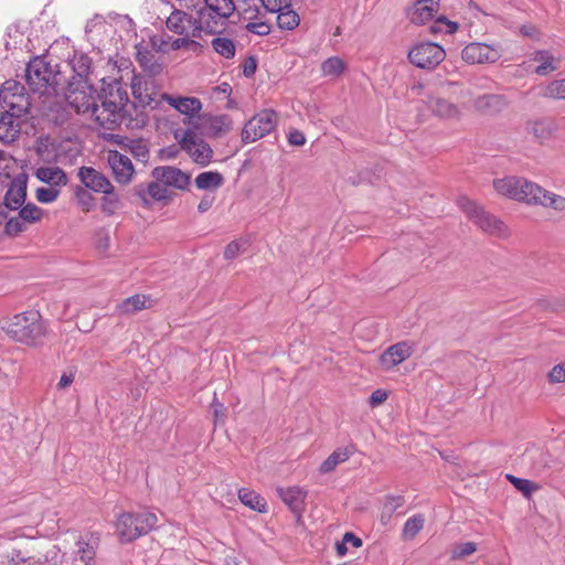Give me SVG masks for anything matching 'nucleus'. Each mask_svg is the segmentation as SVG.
Masks as SVG:
<instances>
[{
	"label": "nucleus",
	"instance_id": "f257e3e1",
	"mask_svg": "<svg viewBox=\"0 0 565 565\" xmlns=\"http://www.w3.org/2000/svg\"><path fill=\"white\" fill-rule=\"evenodd\" d=\"M494 190L505 198L557 212L565 211V196L551 192L522 177L511 175L493 181Z\"/></svg>",
	"mask_w": 565,
	"mask_h": 565
},
{
	"label": "nucleus",
	"instance_id": "f03ea898",
	"mask_svg": "<svg viewBox=\"0 0 565 565\" xmlns=\"http://www.w3.org/2000/svg\"><path fill=\"white\" fill-rule=\"evenodd\" d=\"M45 57L35 56L25 66L24 78L29 88L41 96H60L66 77Z\"/></svg>",
	"mask_w": 565,
	"mask_h": 565
},
{
	"label": "nucleus",
	"instance_id": "7ed1b4c3",
	"mask_svg": "<svg viewBox=\"0 0 565 565\" xmlns=\"http://www.w3.org/2000/svg\"><path fill=\"white\" fill-rule=\"evenodd\" d=\"M100 102L97 113V124L108 130L115 129L125 119L126 106L129 102L127 89L118 81L103 86L98 95Z\"/></svg>",
	"mask_w": 565,
	"mask_h": 565
},
{
	"label": "nucleus",
	"instance_id": "20e7f679",
	"mask_svg": "<svg viewBox=\"0 0 565 565\" xmlns=\"http://www.w3.org/2000/svg\"><path fill=\"white\" fill-rule=\"evenodd\" d=\"M8 334L26 345L41 344L46 335L44 321L39 311H26L14 316L8 327Z\"/></svg>",
	"mask_w": 565,
	"mask_h": 565
},
{
	"label": "nucleus",
	"instance_id": "39448f33",
	"mask_svg": "<svg viewBox=\"0 0 565 565\" xmlns=\"http://www.w3.org/2000/svg\"><path fill=\"white\" fill-rule=\"evenodd\" d=\"M157 523L158 518L152 512H126L117 519L116 533L121 543H130L148 534Z\"/></svg>",
	"mask_w": 565,
	"mask_h": 565
},
{
	"label": "nucleus",
	"instance_id": "423d86ee",
	"mask_svg": "<svg viewBox=\"0 0 565 565\" xmlns=\"http://www.w3.org/2000/svg\"><path fill=\"white\" fill-rule=\"evenodd\" d=\"M458 205L461 211L471 220L482 232L498 237H507L508 228L504 223L489 213L483 206L469 200L467 196L458 199Z\"/></svg>",
	"mask_w": 565,
	"mask_h": 565
},
{
	"label": "nucleus",
	"instance_id": "0eeeda50",
	"mask_svg": "<svg viewBox=\"0 0 565 565\" xmlns=\"http://www.w3.org/2000/svg\"><path fill=\"white\" fill-rule=\"evenodd\" d=\"M96 93L97 90L93 83L89 84V88H84L76 81L66 79L61 95L65 97L77 114L89 115L97 122L98 115L95 113V108H98L99 104L96 103Z\"/></svg>",
	"mask_w": 565,
	"mask_h": 565
},
{
	"label": "nucleus",
	"instance_id": "6e6552de",
	"mask_svg": "<svg viewBox=\"0 0 565 565\" xmlns=\"http://www.w3.org/2000/svg\"><path fill=\"white\" fill-rule=\"evenodd\" d=\"M174 138L178 139L181 149L191 157L193 162L201 167L211 163L214 151L207 142L196 136L195 130L188 128L182 132L175 131Z\"/></svg>",
	"mask_w": 565,
	"mask_h": 565
},
{
	"label": "nucleus",
	"instance_id": "1a4fd4ad",
	"mask_svg": "<svg viewBox=\"0 0 565 565\" xmlns=\"http://www.w3.org/2000/svg\"><path fill=\"white\" fill-rule=\"evenodd\" d=\"M188 124L193 130H198L201 135L210 138H220L233 128V120L228 115L202 114L191 118Z\"/></svg>",
	"mask_w": 565,
	"mask_h": 565
},
{
	"label": "nucleus",
	"instance_id": "9d476101",
	"mask_svg": "<svg viewBox=\"0 0 565 565\" xmlns=\"http://www.w3.org/2000/svg\"><path fill=\"white\" fill-rule=\"evenodd\" d=\"M445 50L433 42H422L408 52L409 62L418 68L434 70L445 60Z\"/></svg>",
	"mask_w": 565,
	"mask_h": 565
},
{
	"label": "nucleus",
	"instance_id": "9b49d317",
	"mask_svg": "<svg viewBox=\"0 0 565 565\" xmlns=\"http://www.w3.org/2000/svg\"><path fill=\"white\" fill-rule=\"evenodd\" d=\"M277 126V114L274 110H263L252 117L242 130L244 143L254 142L270 134Z\"/></svg>",
	"mask_w": 565,
	"mask_h": 565
},
{
	"label": "nucleus",
	"instance_id": "f8f14e48",
	"mask_svg": "<svg viewBox=\"0 0 565 565\" xmlns=\"http://www.w3.org/2000/svg\"><path fill=\"white\" fill-rule=\"evenodd\" d=\"M210 8L196 1L192 4L194 13L195 26L192 38H201L202 32L210 34L218 32V28L224 25L228 18L218 11H211Z\"/></svg>",
	"mask_w": 565,
	"mask_h": 565
},
{
	"label": "nucleus",
	"instance_id": "ddd939ff",
	"mask_svg": "<svg viewBox=\"0 0 565 565\" xmlns=\"http://www.w3.org/2000/svg\"><path fill=\"white\" fill-rule=\"evenodd\" d=\"M501 56L498 49L480 42H472L461 51V58L468 64L494 63Z\"/></svg>",
	"mask_w": 565,
	"mask_h": 565
},
{
	"label": "nucleus",
	"instance_id": "4468645a",
	"mask_svg": "<svg viewBox=\"0 0 565 565\" xmlns=\"http://www.w3.org/2000/svg\"><path fill=\"white\" fill-rule=\"evenodd\" d=\"M68 65L74 73L70 81H76L81 87L89 88V84L93 83L90 78L93 73L92 58L83 52H75L68 60Z\"/></svg>",
	"mask_w": 565,
	"mask_h": 565
},
{
	"label": "nucleus",
	"instance_id": "2eb2a0df",
	"mask_svg": "<svg viewBox=\"0 0 565 565\" xmlns=\"http://www.w3.org/2000/svg\"><path fill=\"white\" fill-rule=\"evenodd\" d=\"M186 9L190 10V12L177 9L173 10L168 17L166 25L175 34L192 38V32L195 26L194 13L192 6L186 4Z\"/></svg>",
	"mask_w": 565,
	"mask_h": 565
},
{
	"label": "nucleus",
	"instance_id": "dca6fc26",
	"mask_svg": "<svg viewBox=\"0 0 565 565\" xmlns=\"http://www.w3.org/2000/svg\"><path fill=\"white\" fill-rule=\"evenodd\" d=\"M152 177L167 188L173 186L184 190L190 183V175L175 167H157L152 170Z\"/></svg>",
	"mask_w": 565,
	"mask_h": 565
},
{
	"label": "nucleus",
	"instance_id": "f3484780",
	"mask_svg": "<svg viewBox=\"0 0 565 565\" xmlns=\"http://www.w3.org/2000/svg\"><path fill=\"white\" fill-rule=\"evenodd\" d=\"M108 163L117 182L127 184L132 180L135 169L129 157L119 151H109Z\"/></svg>",
	"mask_w": 565,
	"mask_h": 565
},
{
	"label": "nucleus",
	"instance_id": "a211bd4d",
	"mask_svg": "<svg viewBox=\"0 0 565 565\" xmlns=\"http://www.w3.org/2000/svg\"><path fill=\"white\" fill-rule=\"evenodd\" d=\"M77 177L83 183V188L96 193L105 192L113 185L105 174L93 167H81Z\"/></svg>",
	"mask_w": 565,
	"mask_h": 565
},
{
	"label": "nucleus",
	"instance_id": "6ab92c4d",
	"mask_svg": "<svg viewBox=\"0 0 565 565\" xmlns=\"http://www.w3.org/2000/svg\"><path fill=\"white\" fill-rule=\"evenodd\" d=\"M413 348L407 342H398L391 345L382 353L380 362L383 369L390 370L412 355Z\"/></svg>",
	"mask_w": 565,
	"mask_h": 565
},
{
	"label": "nucleus",
	"instance_id": "aec40b11",
	"mask_svg": "<svg viewBox=\"0 0 565 565\" xmlns=\"http://www.w3.org/2000/svg\"><path fill=\"white\" fill-rule=\"evenodd\" d=\"M426 105L433 115L444 119H457L461 111L458 105L440 96H429Z\"/></svg>",
	"mask_w": 565,
	"mask_h": 565
},
{
	"label": "nucleus",
	"instance_id": "412c9836",
	"mask_svg": "<svg viewBox=\"0 0 565 565\" xmlns=\"http://www.w3.org/2000/svg\"><path fill=\"white\" fill-rule=\"evenodd\" d=\"M439 8V0H416L408 11V18L414 24H425L431 20Z\"/></svg>",
	"mask_w": 565,
	"mask_h": 565
},
{
	"label": "nucleus",
	"instance_id": "4be33fe9",
	"mask_svg": "<svg viewBox=\"0 0 565 565\" xmlns=\"http://www.w3.org/2000/svg\"><path fill=\"white\" fill-rule=\"evenodd\" d=\"M19 117L8 110L0 113V141L11 143L18 139L20 135Z\"/></svg>",
	"mask_w": 565,
	"mask_h": 565
},
{
	"label": "nucleus",
	"instance_id": "5701e85b",
	"mask_svg": "<svg viewBox=\"0 0 565 565\" xmlns=\"http://www.w3.org/2000/svg\"><path fill=\"white\" fill-rule=\"evenodd\" d=\"M34 175L39 181L57 189L68 183L66 172L60 167H40L34 171Z\"/></svg>",
	"mask_w": 565,
	"mask_h": 565
},
{
	"label": "nucleus",
	"instance_id": "b1692460",
	"mask_svg": "<svg viewBox=\"0 0 565 565\" xmlns=\"http://www.w3.org/2000/svg\"><path fill=\"white\" fill-rule=\"evenodd\" d=\"M25 199L26 181L13 180L4 195L6 206L11 211H17L23 205Z\"/></svg>",
	"mask_w": 565,
	"mask_h": 565
},
{
	"label": "nucleus",
	"instance_id": "393cba45",
	"mask_svg": "<svg viewBox=\"0 0 565 565\" xmlns=\"http://www.w3.org/2000/svg\"><path fill=\"white\" fill-rule=\"evenodd\" d=\"M136 194L141 199L143 204L147 206L150 205L149 198L154 201H163L169 199V191L167 186L157 180L150 182L147 186L139 184L136 188Z\"/></svg>",
	"mask_w": 565,
	"mask_h": 565
},
{
	"label": "nucleus",
	"instance_id": "a878e982",
	"mask_svg": "<svg viewBox=\"0 0 565 565\" xmlns=\"http://www.w3.org/2000/svg\"><path fill=\"white\" fill-rule=\"evenodd\" d=\"M164 99L179 113L190 116L189 120L202 109V103L196 97L166 96Z\"/></svg>",
	"mask_w": 565,
	"mask_h": 565
},
{
	"label": "nucleus",
	"instance_id": "bb28decb",
	"mask_svg": "<svg viewBox=\"0 0 565 565\" xmlns=\"http://www.w3.org/2000/svg\"><path fill=\"white\" fill-rule=\"evenodd\" d=\"M279 498L294 513H300L303 510L306 492L299 487L278 488Z\"/></svg>",
	"mask_w": 565,
	"mask_h": 565
},
{
	"label": "nucleus",
	"instance_id": "cd10ccee",
	"mask_svg": "<svg viewBox=\"0 0 565 565\" xmlns=\"http://www.w3.org/2000/svg\"><path fill=\"white\" fill-rule=\"evenodd\" d=\"M0 104L4 110L11 111L18 116L26 114L31 106L28 93L0 97Z\"/></svg>",
	"mask_w": 565,
	"mask_h": 565
},
{
	"label": "nucleus",
	"instance_id": "c85d7f7f",
	"mask_svg": "<svg viewBox=\"0 0 565 565\" xmlns=\"http://www.w3.org/2000/svg\"><path fill=\"white\" fill-rule=\"evenodd\" d=\"M150 298L145 295H134L126 298L116 306V312L118 315H135L149 307Z\"/></svg>",
	"mask_w": 565,
	"mask_h": 565
},
{
	"label": "nucleus",
	"instance_id": "c756f323",
	"mask_svg": "<svg viewBox=\"0 0 565 565\" xmlns=\"http://www.w3.org/2000/svg\"><path fill=\"white\" fill-rule=\"evenodd\" d=\"M555 130V125L551 119H537L526 124V131L535 137L540 142L548 140Z\"/></svg>",
	"mask_w": 565,
	"mask_h": 565
},
{
	"label": "nucleus",
	"instance_id": "7c9ffc66",
	"mask_svg": "<svg viewBox=\"0 0 565 565\" xmlns=\"http://www.w3.org/2000/svg\"><path fill=\"white\" fill-rule=\"evenodd\" d=\"M353 455V448L344 447L335 449L320 466L321 473L333 471L338 465L345 462Z\"/></svg>",
	"mask_w": 565,
	"mask_h": 565
},
{
	"label": "nucleus",
	"instance_id": "2f4dec72",
	"mask_svg": "<svg viewBox=\"0 0 565 565\" xmlns=\"http://www.w3.org/2000/svg\"><path fill=\"white\" fill-rule=\"evenodd\" d=\"M533 60L539 64L535 73L545 76L558 68L559 60L554 57L548 51H537L534 53Z\"/></svg>",
	"mask_w": 565,
	"mask_h": 565
},
{
	"label": "nucleus",
	"instance_id": "473e14b6",
	"mask_svg": "<svg viewBox=\"0 0 565 565\" xmlns=\"http://www.w3.org/2000/svg\"><path fill=\"white\" fill-rule=\"evenodd\" d=\"M102 194L100 210L105 215L111 216L122 207L120 195L115 191L114 185L109 190L102 192Z\"/></svg>",
	"mask_w": 565,
	"mask_h": 565
},
{
	"label": "nucleus",
	"instance_id": "72a5a7b5",
	"mask_svg": "<svg viewBox=\"0 0 565 565\" xmlns=\"http://www.w3.org/2000/svg\"><path fill=\"white\" fill-rule=\"evenodd\" d=\"M224 183L223 175L217 171H205L195 178V185L200 190H214Z\"/></svg>",
	"mask_w": 565,
	"mask_h": 565
},
{
	"label": "nucleus",
	"instance_id": "f704fd0d",
	"mask_svg": "<svg viewBox=\"0 0 565 565\" xmlns=\"http://www.w3.org/2000/svg\"><path fill=\"white\" fill-rule=\"evenodd\" d=\"M300 23L299 13L291 9V3L287 8L277 12V25L281 30L291 31Z\"/></svg>",
	"mask_w": 565,
	"mask_h": 565
},
{
	"label": "nucleus",
	"instance_id": "c9c22d12",
	"mask_svg": "<svg viewBox=\"0 0 565 565\" xmlns=\"http://www.w3.org/2000/svg\"><path fill=\"white\" fill-rule=\"evenodd\" d=\"M238 498L244 505L250 508L254 511H258V512L266 511L267 504H266L265 500L253 490H249L247 488H242L238 491Z\"/></svg>",
	"mask_w": 565,
	"mask_h": 565
},
{
	"label": "nucleus",
	"instance_id": "e433bc0d",
	"mask_svg": "<svg viewBox=\"0 0 565 565\" xmlns=\"http://www.w3.org/2000/svg\"><path fill=\"white\" fill-rule=\"evenodd\" d=\"M131 90L134 97L143 105H150L153 100L152 92H150L148 88V82L145 81L141 76H134L131 82Z\"/></svg>",
	"mask_w": 565,
	"mask_h": 565
},
{
	"label": "nucleus",
	"instance_id": "4c0bfd02",
	"mask_svg": "<svg viewBox=\"0 0 565 565\" xmlns=\"http://www.w3.org/2000/svg\"><path fill=\"white\" fill-rule=\"evenodd\" d=\"M136 60L140 67L151 75L159 74L161 71V66L157 62L154 55L147 49L139 47L136 54Z\"/></svg>",
	"mask_w": 565,
	"mask_h": 565
},
{
	"label": "nucleus",
	"instance_id": "58836bf2",
	"mask_svg": "<svg viewBox=\"0 0 565 565\" xmlns=\"http://www.w3.org/2000/svg\"><path fill=\"white\" fill-rule=\"evenodd\" d=\"M98 544V537L94 534H90L89 539L85 540L84 537H81L77 541V555L79 558L85 562L86 564L90 562L95 556V550Z\"/></svg>",
	"mask_w": 565,
	"mask_h": 565
},
{
	"label": "nucleus",
	"instance_id": "ea45409f",
	"mask_svg": "<svg viewBox=\"0 0 565 565\" xmlns=\"http://www.w3.org/2000/svg\"><path fill=\"white\" fill-rule=\"evenodd\" d=\"M213 50L225 58H233L236 52V45L232 39L216 36L212 40Z\"/></svg>",
	"mask_w": 565,
	"mask_h": 565
},
{
	"label": "nucleus",
	"instance_id": "a19ab883",
	"mask_svg": "<svg viewBox=\"0 0 565 565\" xmlns=\"http://www.w3.org/2000/svg\"><path fill=\"white\" fill-rule=\"evenodd\" d=\"M425 518L422 514H415L407 519L403 527V537L413 540L424 527Z\"/></svg>",
	"mask_w": 565,
	"mask_h": 565
},
{
	"label": "nucleus",
	"instance_id": "79ce46f5",
	"mask_svg": "<svg viewBox=\"0 0 565 565\" xmlns=\"http://www.w3.org/2000/svg\"><path fill=\"white\" fill-rule=\"evenodd\" d=\"M344 68L345 63L338 56L327 58L321 65V72L324 76H339Z\"/></svg>",
	"mask_w": 565,
	"mask_h": 565
},
{
	"label": "nucleus",
	"instance_id": "37998d69",
	"mask_svg": "<svg viewBox=\"0 0 565 565\" xmlns=\"http://www.w3.org/2000/svg\"><path fill=\"white\" fill-rule=\"evenodd\" d=\"M74 194L77 200L78 206L84 212H89L95 206V200L93 195L83 186L76 185L74 189Z\"/></svg>",
	"mask_w": 565,
	"mask_h": 565
},
{
	"label": "nucleus",
	"instance_id": "c03bdc74",
	"mask_svg": "<svg viewBox=\"0 0 565 565\" xmlns=\"http://www.w3.org/2000/svg\"><path fill=\"white\" fill-rule=\"evenodd\" d=\"M507 479L515 487V489L522 492L525 498H530L532 493L539 489L534 482L527 479L518 478L512 475H507Z\"/></svg>",
	"mask_w": 565,
	"mask_h": 565
},
{
	"label": "nucleus",
	"instance_id": "a18cd8bd",
	"mask_svg": "<svg viewBox=\"0 0 565 565\" xmlns=\"http://www.w3.org/2000/svg\"><path fill=\"white\" fill-rule=\"evenodd\" d=\"M19 215L26 223H35L42 218L43 212L38 205L28 203L20 207Z\"/></svg>",
	"mask_w": 565,
	"mask_h": 565
},
{
	"label": "nucleus",
	"instance_id": "49530a36",
	"mask_svg": "<svg viewBox=\"0 0 565 565\" xmlns=\"http://www.w3.org/2000/svg\"><path fill=\"white\" fill-rule=\"evenodd\" d=\"M61 191L57 188H38L35 191V198L40 203L49 204L57 200Z\"/></svg>",
	"mask_w": 565,
	"mask_h": 565
},
{
	"label": "nucleus",
	"instance_id": "de8ad7c7",
	"mask_svg": "<svg viewBox=\"0 0 565 565\" xmlns=\"http://www.w3.org/2000/svg\"><path fill=\"white\" fill-rule=\"evenodd\" d=\"M543 95L550 98L565 99V78L554 81L548 84L545 87Z\"/></svg>",
	"mask_w": 565,
	"mask_h": 565
},
{
	"label": "nucleus",
	"instance_id": "09e8293b",
	"mask_svg": "<svg viewBox=\"0 0 565 565\" xmlns=\"http://www.w3.org/2000/svg\"><path fill=\"white\" fill-rule=\"evenodd\" d=\"M405 503V499L402 495H388L383 507L382 519L387 516L388 519L393 513Z\"/></svg>",
	"mask_w": 565,
	"mask_h": 565
},
{
	"label": "nucleus",
	"instance_id": "8fccbe9b",
	"mask_svg": "<svg viewBox=\"0 0 565 565\" xmlns=\"http://www.w3.org/2000/svg\"><path fill=\"white\" fill-rule=\"evenodd\" d=\"M25 87L18 81L8 79L6 81L0 88V97H6L9 95H18L25 94Z\"/></svg>",
	"mask_w": 565,
	"mask_h": 565
},
{
	"label": "nucleus",
	"instance_id": "3c124183",
	"mask_svg": "<svg viewBox=\"0 0 565 565\" xmlns=\"http://www.w3.org/2000/svg\"><path fill=\"white\" fill-rule=\"evenodd\" d=\"M25 222L19 217H11L6 223L4 231L10 236H17L25 231Z\"/></svg>",
	"mask_w": 565,
	"mask_h": 565
},
{
	"label": "nucleus",
	"instance_id": "603ef678",
	"mask_svg": "<svg viewBox=\"0 0 565 565\" xmlns=\"http://www.w3.org/2000/svg\"><path fill=\"white\" fill-rule=\"evenodd\" d=\"M457 30V23L448 21L446 18H438L435 21V24L430 26V31L433 33L445 32V33H454Z\"/></svg>",
	"mask_w": 565,
	"mask_h": 565
},
{
	"label": "nucleus",
	"instance_id": "864d4df0",
	"mask_svg": "<svg viewBox=\"0 0 565 565\" xmlns=\"http://www.w3.org/2000/svg\"><path fill=\"white\" fill-rule=\"evenodd\" d=\"M245 29L248 32H252V33L257 34V35H267V34L270 33V30H271L270 24H268L265 21H262L260 18L258 20L253 21V22H248L245 25Z\"/></svg>",
	"mask_w": 565,
	"mask_h": 565
},
{
	"label": "nucleus",
	"instance_id": "5fc2aeb1",
	"mask_svg": "<svg viewBox=\"0 0 565 565\" xmlns=\"http://www.w3.org/2000/svg\"><path fill=\"white\" fill-rule=\"evenodd\" d=\"M263 7L266 11L271 13H277L284 8H287V4H290L291 0H260Z\"/></svg>",
	"mask_w": 565,
	"mask_h": 565
},
{
	"label": "nucleus",
	"instance_id": "6e6d98bb",
	"mask_svg": "<svg viewBox=\"0 0 565 565\" xmlns=\"http://www.w3.org/2000/svg\"><path fill=\"white\" fill-rule=\"evenodd\" d=\"M243 20L253 22L262 17L260 8L256 4H247L239 13Z\"/></svg>",
	"mask_w": 565,
	"mask_h": 565
},
{
	"label": "nucleus",
	"instance_id": "4d7b16f0",
	"mask_svg": "<svg viewBox=\"0 0 565 565\" xmlns=\"http://www.w3.org/2000/svg\"><path fill=\"white\" fill-rule=\"evenodd\" d=\"M476 550H477V545L473 542L461 543L455 548L454 556L455 557H465V556L473 554L476 552Z\"/></svg>",
	"mask_w": 565,
	"mask_h": 565
},
{
	"label": "nucleus",
	"instance_id": "13d9d810",
	"mask_svg": "<svg viewBox=\"0 0 565 565\" xmlns=\"http://www.w3.org/2000/svg\"><path fill=\"white\" fill-rule=\"evenodd\" d=\"M548 381L551 383L565 382V364L555 365L548 373Z\"/></svg>",
	"mask_w": 565,
	"mask_h": 565
},
{
	"label": "nucleus",
	"instance_id": "bf43d9fd",
	"mask_svg": "<svg viewBox=\"0 0 565 565\" xmlns=\"http://www.w3.org/2000/svg\"><path fill=\"white\" fill-rule=\"evenodd\" d=\"M169 40H171L169 35H167V40L163 35H154L150 39V43L153 50L158 52H167L169 47Z\"/></svg>",
	"mask_w": 565,
	"mask_h": 565
},
{
	"label": "nucleus",
	"instance_id": "052dcab7",
	"mask_svg": "<svg viewBox=\"0 0 565 565\" xmlns=\"http://www.w3.org/2000/svg\"><path fill=\"white\" fill-rule=\"evenodd\" d=\"M242 244L237 241H233L225 247L224 257L225 259H234L241 253Z\"/></svg>",
	"mask_w": 565,
	"mask_h": 565
},
{
	"label": "nucleus",
	"instance_id": "680f3d73",
	"mask_svg": "<svg viewBox=\"0 0 565 565\" xmlns=\"http://www.w3.org/2000/svg\"><path fill=\"white\" fill-rule=\"evenodd\" d=\"M190 36L179 38L172 41L170 49L179 50L181 47L199 46L200 44L194 40L189 39Z\"/></svg>",
	"mask_w": 565,
	"mask_h": 565
},
{
	"label": "nucleus",
	"instance_id": "e2e57ef3",
	"mask_svg": "<svg viewBox=\"0 0 565 565\" xmlns=\"http://www.w3.org/2000/svg\"><path fill=\"white\" fill-rule=\"evenodd\" d=\"M388 397V394L384 390H376L370 396V405L372 407L379 406L384 403Z\"/></svg>",
	"mask_w": 565,
	"mask_h": 565
},
{
	"label": "nucleus",
	"instance_id": "0e129e2a",
	"mask_svg": "<svg viewBox=\"0 0 565 565\" xmlns=\"http://www.w3.org/2000/svg\"><path fill=\"white\" fill-rule=\"evenodd\" d=\"M257 68V60L254 56H249L244 61L243 64V74L246 77H250L255 74Z\"/></svg>",
	"mask_w": 565,
	"mask_h": 565
},
{
	"label": "nucleus",
	"instance_id": "69168bd1",
	"mask_svg": "<svg viewBox=\"0 0 565 565\" xmlns=\"http://www.w3.org/2000/svg\"><path fill=\"white\" fill-rule=\"evenodd\" d=\"M498 97L495 95H483L473 99V105L478 109H484L490 106L493 102H495Z\"/></svg>",
	"mask_w": 565,
	"mask_h": 565
},
{
	"label": "nucleus",
	"instance_id": "338daca9",
	"mask_svg": "<svg viewBox=\"0 0 565 565\" xmlns=\"http://www.w3.org/2000/svg\"><path fill=\"white\" fill-rule=\"evenodd\" d=\"M288 142L292 146H303L306 143V137L300 130H291L288 134Z\"/></svg>",
	"mask_w": 565,
	"mask_h": 565
},
{
	"label": "nucleus",
	"instance_id": "774afa93",
	"mask_svg": "<svg viewBox=\"0 0 565 565\" xmlns=\"http://www.w3.org/2000/svg\"><path fill=\"white\" fill-rule=\"evenodd\" d=\"M214 196L210 195V194H205L203 195V198L201 199L199 205H198V210L200 213H204L206 211H209L213 203H214Z\"/></svg>",
	"mask_w": 565,
	"mask_h": 565
}]
</instances>
